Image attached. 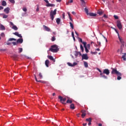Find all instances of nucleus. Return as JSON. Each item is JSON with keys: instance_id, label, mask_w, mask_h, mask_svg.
<instances>
[{"instance_id": "1a4fd4ad", "label": "nucleus", "mask_w": 126, "mask_h": 126, "mask_svg": "<svg viewBox=\"0 0 126 126\" xmlns=\"http://www.w3.org/2000/svg\"><path fill=\"white\" fill-rule=\"evenodd\" d=\"M88 56L87 54H83L82 56V60H88Z\"/></svg>"}, {"instance_id": "6e6d98bb", "label": "nucleus", "mask_w": 126, "mask_h": 126, "mask_svg": "<svg viewBox=\"0 0 126 126\" xmlns=\"http://www.w3.org/2000/svg\"><path fill=\"white\" fill-rule=\"evenodd\" d=\"M77 64V63L76 62H74L73 64L72 65L73 66H75V65H76Z\"/></svg>"}, {"instance_id": "4c0bfd02", "label": "nucleus", "mask_w": 126, "mask_h": 126, "mask_svg": "<svg viewBox=\"0 0 126 126\" xmlns=\"http://www.w3.org/2000/svg\"><path fill=\"white\" fill-rule=\"evenodd\" d=\"M8 17V16L7 15L3 14L2 18H7Z\"/></svg>"}, {"instance_id": "0e129e2a", "label": "nucleus", "mask_w": 126, "mask_h": 126, "mask_svg": "<svg viewBox=\"0 0 126 126\" xmlns=\"http://www.w3.org/2000/svg\"><path fill=\"white\" fill-rule=\"evenodd\" d=\"M3 9V7H2V6H0V10H1Z\"/></svg>"}, {"instance_id": "4468645a", "label": "nucleus", "mask_w": 126, "mask_h": 126, "mask_svg": "<svg viewBox=\"0 0 126 126\" xmlns=\"http://www.w3.org/2000/svg\"><path fill=\"white\" fill-rule=\"evenodd\" d=\"M9 10H10L9 7H6L4 9V12H5V13L8 14V13H9Z\"/></svg>"}, {"instance_id": "39448f33", "label": "nucleus", "mask_w": 126, "mask_h": 126, "mask_svg": "<svg viewBox=\"0 0 126 126\" xmlns=\"http://www.w3.org/2000/svg\"><path fill=\"white\" fill-rule=\"evenodd\" d=\"M59 99H60L61 103H62V104H65V103L64 102H65V101H66V98L65 97H63V96H59Z\"/></svg>"}, {"instance_id": "e433bc0d", "label": "nucleus", "mask_w": 126, "mask_h": 126, "mask_svg": "<svg viewBox=\"0 0 126 126\" xmlns=\"http://www.w3.org/2000/svg\"><path fill=\"white\" fill-rule=\"evenodd\" d=\"M51 41H52V42L56 41V37L53 36L51 38Z\"/></svg>"}, {"instance_id": "8fccbe9b", "label": "nucleus", "mask_w": 126, "mask_h": 126, "mask_svg": "<svg viewBox=\"0 0 126 126\" xmlns=\"http://www.w3.org/2000/svg\"><path fill=\"white\" fill-rule=\"evenodd\" d=\"M10 2H11V3H14L15 1L14 0H9Z\"/></svg>"}, {"instance_id": "c85d7f7f", "label": "nucleus", "mask_w": 126, "mask_h": 126, "mask_svg": "<svg viewBox=\"0 0 126 126\" xmlns=\"http://www.w3.org/2000/svg\"><path fill=\"white\" fill-rule=\"evenodd\" d=\"M80 49H81L82 53H83V52H84V48H83V46H82V44L80 45Z\"/></svg>"}, {"instance_id": "052dcab7", "label": "nucleus", "mask_w": 126, "mask_h": 126, "mask_svg": "<svg viewBox=\"0 0 126 126\" xmlns=\"http://www.w3.org/2000/svg\"><path fill=\"white\" fill-rule=\"evenodd\" d=\"M97 44L98 46H99V47H101V42H97Z\"/></svg>"}, {"instance_id": "49530a36", "label": "nucleus", "mask_w": 126, "mask_h": 126, "mask_svg": "<svg viewBox=\"0 0 126 126\" xmlns=\"http://www.w3.org/2000/svg\"><path fill=\"white\" fill-rule=\"evenodd\" d=\"M63 19H64L65 18V13H63Z\"/></svg>"}, {"instance_id": "f8f14e48", "label": "nucleus", "mask_w": 126, "mask_h": 126, "mask_svg": "<svg viewBox=\"0 0 126 126\" xmlns=\"http://www.w3.org/2000/svg\"><path fill=\"white\" fill-rule=\"evenodd\" d=\"M13 34H14V35H15V36H17V37H19V38H22V35H21V34H19V33H18V32H15L13 33Z\"/></svg>"}, {"instance_id": "6e6552de", "label": "nucleus", "mask_w": 126, "mask_h": 126, "mask_svg": "<svg viewBox=\"0 0 126 126\" xmlns=\"http://www.w3.org/2000/svg\"><path fill=\"white\" fill-rule=\"evenodd\" d=\"M43 27L45 31H47V32H51V29H50V28L45 25H43Z\"/></svg>"}, {"instance_id": "473e14b6", "label": "nucleus", "mask_w": 126, "mask_h": 126, "mask_svg": "<svg viewBox=\"0 0 126 126\" xmlns=\"http://www.w3.org/2000/svg\"><path fill=\"white\" fill-rule=\"evenodd\" d=\"M70 26L72 29H74V27L73 26V24H72L70 22H69Z\"/></svg>"}, {"instance_id": "2eb2a0df", "label": "nucleus", "mask_w": 126, "mask_h": 126, "mask_svg": "<svg viewBox=\"0 0 126 126\" xmlns=\"http://www.w3.org/2000/svg\"><path fill=\"white\" fill-rule=\"evenodd\" d=\"M81 113L82 114V118H84V117H85L86 116V110H81Z\"/></svg>"}, {"instance_id": "338daca9", "label": "nucleus", "mask_w": 126, "mask_h": 126, "mask_svg": "<svg viewBox=\"0 0 126 126\" xmlns=\"http://www.w3.org/2000/svg\"><path fill=\"white\" fill-rule=\"evenodd\" d=\"M45 84H46L47 86H50V83H45Z\"/></svg>"}, {"instance_id": "f3484780", "label": "nucleus", "mask_w": 126, "mask_h": 126, "mask_svg": "<svg viewBox=\"0 0 126 126\" xmlns=\"http://www.w3.org/2000/svg\"><path fill=\"white\" fill-rule=\"evenodd\" d=\"M49 63H50V61L48 60L45 61V65L47 67H49Z\"/></svg>"}, {"instance_id": "13d9d810", "label": "nucleus", "mask_w": 126, "mask_h": 126, "mask_svg": "<svg viewBox=\"0 0 126 126\" xmlns=\"http://www.w3.org/2000/svg\"><path fill=\"white\" fill-rule=\"evenodd\" d=\"M23 11L26 12L27 11V9L26 8H23Z\"/></svg>"}, {"instance_id": "e2e57ef3", "label": "nucleus", "mask_w": 126, "mask_h": 126, "mask_svg": "<svg viewBox=\"0 0 126 126\" xmlns=\"http://www.w3.org/2000/svg\"><path fill=\"white\" fill-rule=\"evenodd\" d=\"M69 3H72V2H73V0H70V1H69Z\"/></svg>"}, {"instance_id": "37998d69", "label": "nucleus", "mask_w": 126, "mask_h": 126, "mask_svg": "<svg viewBox=\"0 0 126 126\" xmlns=\"http://www.w3.org/2000/svg\"><path fill=\"white\" fill-rule=\"evenodd\" d=\"M12 43L13 44V45L14 46H15V45H17V44H18V43H17V42H14V41L12 42Z\"/></svg>"}, {"instance_id": "603ef678", "label": "nucleus", "mask_w": 126, "mask_h": 126, "mask_svg": "<svg viewBox=\"0 0 126 126\" xmlns=\"http://www.w3.org/2000/svg\"><path fill=\"white\" fill-rule=\"evenodd\" d=\"M80 1L83 4H85V1H84V0H80Z\"/></svg>"}, {"instance_id": "ea45409f", "label": "nucleus", "mask_w": 126, "mask_h": 126, "mask_svg": "<svg viewBox=\"0 0 126 126\" xmlns=\"http://www.w3.org/2000/svg\"><path fill=\"white\" fill-rule=\"evenodd\" d=\"M23 49L22 48H19V53H22Z\"/></svg>"}, {"instance_id": "79ce46f5", "label": "nucleus", "mask_w": 126, "mask_h": 126, "mask_svg": "<svg viewBox=\"0 0 126 126\" xmlns=\"http://www.w3.org/2000/svg\"><path fill=\"white\" fill-rule=\"evenodd\" d=\"M122 59H123L124 61H126V55H123Z\"/></svg>"}, {"instance_id": "423d86ee", "label": "nucleus", "mask_w": 126, "mask_h": 126, "mask_svg": "<svg viewBox=\"0 0 126 126\" xmlns=\"http://www.w3.org/2000/svg\"><path fill=\"white\" fill-rule=\"evenodd\" d=\"M44 0L45 1L46 3H47V4H46V6H47V7H49L50 6L54 7L56 6V5L55 4H51L49 3V1L48 0Z\"/></svg>"}, {"instance_id": "7ed1b4c3", "label": "nucleus", "mask_w": 126, "mask_h": 126, "mask_svg": "<svg viewBox=\"0 0 126 126\" xmlns=\"http://www.w3.org/2000/svg\"><path fill=\"white\" fill-rule=\"evenodd\" d=\"M111 74H116L117 75H122V73L117 70V68H112Z\"/></svg>"}, {"instance_id": "3c124183", "label": "nucleus", "mask_w": 126, "mask_h": 126, "mask_svg": "<svg viewBox=\"0 0 126 126\" xmlns=\"http://www.w3.org/2000/svg\"><path fill=\"white\" fill-rule=\"evenodd\" d=\"M67 64L69 65V66H73L72 64H71L70 63H68Z\"/></svg>"}, {"instance_id": "bf43d9fd", "label": "nucleus", "mask_w": 126, "mask_h": 126, "mask_svg": "<svg viewBox=\"0 0 126 126\" xmlns=\"http://www.w3.org/2000/svg\"><path fill=\"white\" fill-rule=\"evenodd\" d=\"M36 11H39V5H37Z\"/></svg>"}, {"instance_id": "f257e3e1", "label": "nucleus", "mask_w": 126, "mask_h": 126, "mask_svg": "<svg viewBox=\"0 0 126 126\" xmlns=\"http://www.w3.org/2000/svg\"><path fill=\"white\" fill-rule=\"evenodd\" d=\"M59 50V47H58V45L55 44L51 46L49 51H50V52H52V53H58Z\"/></svg>"}, {"instance_id": "9b49d317", "label": "nucleus", "mask_w": 126, "mask_h": 126, "mask_svg": "<svg viewBox=\"0 0 126 126\" xmlns=\"http://www.w3.org/2000/svg\"><path fill=\"white\" fill-rule=\"evenodd\" d=\"M118 38H119V39L120 40V42L121 43L122 46H123V47H124V46H125V42L124 41L123 39H122L121 38V37H120V35H119Z\"/></svg>"}, {"instance_id": "2f4dec72", "label": "nucleus", "mask_w": 126, "mask_h": 126, "mask_svg": "<svg viewBox=\"0 0 126 126\" xmlns=\"http://www.w3.org/2000/svg\"><path fill=\"white\" fill-rule=\"evenodd\" d=\"M101 77H103V78H104L105 79H107L108 78V77H107L106 75H100Z\"/></svg>"}, {"instance_id": "0eeeda50", "label": "nucleus", "mask_w": 126, "mask_h": 126, "mask_svg": "<svg viewBox=\"0 0 126 126\" xmlns=\"http://www.w3.org/2000/svg\"><path fill=\"white\" fill-rule=\"evenodd\" d=\"M102 73L103 74L104 73L105 74H106V75H109V74H110V70H109L108 69H105Z\"/></svg>"}, {"instance_id": "dca6fc26", "label": "nucleus", "mask_w": 126, "mask_h": 126, "mask_svg": "<svg viewBox=\"0 0 126 126\" xmlns=\"http://www.w3.org/2000/svg\"><path fill=\"white\" fill-rule=\"evenodd\" d=\"M17 43L18 44H22L23 43V38H19L17 40Z\"/></svg>"}, {"instance_id": "680f3d73", "label": "nucleus", "mask_w": 126, "mask_h": 126, "mask_svg": "<svg viewBox=\"0 0 126 126\" xmlns=\"http://www.w3.org/2000/svg\"><path fill=\"white\" fill-rule=\"evenodd\" d=\"M71 34H72V37L73 38V37H74V32H72Z\"/></svg>"}, {"instance_id": "69168bd1", "label": "nucleus", "mask_w": 126, "mask_h": 126, "mask_svg": "<svg viewBox=\"0 0 126 126\" xmlns=\"http://www.w3.org/2000/svg\"><path fill=\"white\" fill-rule=\"evenodd\" d=\"M10 24L11 25H12V26H14V24H13V23H12V22H10Z\"/></svg>"}, {"instance_id": "de8ad7c7", "label": "nucleus", "mask_w": 126, "mask_h": 126, "mask_svg": "<svg viewBox=\"0 0 126 126\" xmlns=\"http://www.w3.org/2000/svg\"><path fill=\"white\" fill-rule=\"evenodd\" d=\"M0 36H1V37H4V36H5V34H4V33L2 32V33L0 34Z\"/></svg>"}, {"instance_id": "f704fd0d", "label": "nucleus", "mask_w": 126, "mask_h": 126, "mask_svg": "<svg viewBox=\"0 0 126 126\" xmlns=\"http://www.w3.org/2000/svg\"><path fill=\"white\" fill-rule=\"evenodd\" d=\"M113 29L115 30V32L117 33V34H118V36H120V33H119V32L118 31V30H117V29L113 28Z\"/></svg>"}, {"instance_id": "a19ab883", "label": "nucleus", "mask_w": 126, "mask_h": 126, "mask_svg": "<svg viewBox=\"0 0 126 126\" xmlns=\"http://www.w3.org/2000/svg\"><path fill=\"white\" fill-rule=\"evenodd\" d=\"M39 82H41V83H43V84H45L47 83V82H46V81H41V80H39L38 81Z\"/></svg>"}, {"instance_id": "6ab92c4d", "label": "nucleus", "mask_w": 126, "mask_h": 126, "mask_svg": "<svg viewBox=\"0 0 126 126\" xmlns=\"http://www.w3.org/2000/svg\"><path fill=\"white\" fill-rule=\"evenodd\" d=\"M0 30H5V27H4L2 24L0 25Z\"/></svg>"}, {"instance_id": "f03ea898", "label": "nucleus", "mask_w": 126, "mask_h": 126, "mask_svg": "<svg viewBox=\"0 0 126 126\" xmlns=\"http://www.w3.org/2000/svg\"><path fill=\"white\" fill-rule=\"evenodd\" d=\"M56 14H57V9H55L54 11H51L50 15L51 20H54V18H55V15H56Z\"/></svg>"}, {"instance_id": "4d7b16f0", "label": "nucleus", "mask_w": 126, "mask_h": 126, "mask_svg": "<svg viewBox=\"0 0 126 126\" xmlns=\"http://www.w3.org/2000/svg\"><path fill=\"white\" fill-rule=\"evenodd\" d=\"M103 17H104V18H108V16H107V15L106 14H104Z\"/></svg>"}, {"instance_id": "c03bdc74", "label": "nucleus", "mask_w": 126, "mask_h": 126, "mask_svg": "<svg viewBox=\"0 0 126 126\" xmlns=\"http://www.w3.org/2000/svg\"><path fill=\"white\" fill-rule=\"evenodd\" d=\"M114 17L115 19H119V16H117L116 15H115L114 16Z\"/></svg>"}, {"instance_id": "412c9836", "label": "nucleus", "mask_w": 126, "mask_h": 126, "mask_svg": "<svg viewBox=\"0 0 126 126\" xmlns=\"http://www.w3.org/2000/svg\"><path fill=\"white\" fill-rule=\"evenodd\" d=\"M89 15H90V16H96L97 15V14L94 13H89Z\"/></svg>"}, {"instance_id": "cd10ccee", "label": "nucleus", "mask_w": 126, "mask_h": 126, "mask_svg": "<svg viewBox=\"0 0 126 126\" xmlns=\"http://www.w3.org/2000/svg\"><path fill=\"white\" fill-rule=\"evenodd\" d=\"M67 14L69 16V18L70 20H71V21H72V19L71 18V17L70 16V13L69 12H68Z\"/></svg>"}, {"instance_id": "c9c22d12", "label": "nucleus", "mask_w": 126, "mask_h": 126, "mask_svg": "<svg viewBox=\"0 0 126 126\" xmlns=\"http://www.w3.org/2000/svg\"><path fill=\"white\" fill-rule=\"evenodd\" d=\"M82 43L84 45V48H85L86 47H87V45L86 46V44H87L86 42H82Z\"/></svg>"}, {"instance_id": "a878e982", "label": "nucleus", "mask_w": 126, "mask_h": 126, "mask_svg": "<svg viewBox=\"0 0 126 126\" xmlns=\"http://www.w3.org/2000/svg\"><path fill=\"white\" fill-rule=\"evenodd\" d=\"M48 58L49 60H51V61H54V57L52 56H48Z\"/></svg>"}, {"instance_id": "a211bd4d", "label": "nucleus", "mask_w": 126, "mask_h": 126, "mask_svg": "<svg viewBox=\"0 0 126 126\" xmlns=\"http://www.w3.org/2000/svg\"><path fill=\"white\" fill-rule=\"evenodd\" d=\"M70 109H71L72 110H74L75 109V107L74 106V104L71 103L70 105Z\"/></svg>"}, {"instance_id": "09e8293b", "label": "nucleus", "mask_w": 126, "mask_h": 126, "mask_svg": "<svg viewBox=\"0 0 126 126\" xmlns=\"http://www.w3.org/2000/svg\"><path fill=\"white\" fill-rule=\"evenodd\" d=\"M79 54V53L78 52H75V56L76 57H78Z\"/></svg>"}, {"instance_id": "c756f323", "label": "nucleus", "mask_w": 126, "mask_h": 126, "mask_svg": "<svg viewBox=\"0 0 126 126\" xmlns=\"http://www.w3.org/2000/svg\"><path fill=\"white\" fill-rule=\"evenodd\" d=\"M8 41H16V39L13 38H9Z\"/></svg>"}, {"instance_id": "393cba45", "label": "nucleus", "mask_w": 126, "mask_h": 126, "mask_svg": "<svg viewBox=\"0 0 126 126\" xmlns=\"http://www.w3.org/2000/svg\"><path fill=\"white\" fill-rule=\"evenodd\" d=\"M86 121L87 122H89V123L91 122H92V118H89L86 119Z\"/></svg>"}, {"instance_id": "5fc2aeb1", "label": "nucleus", "mask_w": 126, "mask_h": 126, "mask_svg": "<svg viewBox=\"0 0 126 126\" xmlns=\"http://www.w3.org/2000/svg\"><path fill=\"white\" fill-rule=\"evenodd\" d=\"M13 58H14V59H16L17 58V55H14L13 56Z\"/></svg>"}, {"instance_id": "72a5a7b5", "label": "nucleus", "mask_w": 126, "mask_h": 126, "mask_svg": "<svg viewBox=\"0 0 126 126\" xmlns=\"http://www.w3.org/2000/svg\"><path fill=\"white\" fill-rule=\"evenodd\" d=\"M117 80H121V79H122V75H117Z\"/></svg>"}, {"instance_id": "bb28decb", "label": "nucleus", "mask_w": 126, "mask_h": 126, "mask_svg": "<svg viewBox=\"0 0 126 126\" xmlns=\"http://www.w3.org/2000/svg\"><path fill=\"white\" fill-rule=\"evenodd\" d=\"M66 103L67 104H71V103H72V100L70 99H67L66 101Z\"/></svg>"}, {"instance_id": "7c9ffc66", "label": "nucleus", "mask_w": 126, "mask_h": 126, "mask_svg": "<svg viewBox=\"0 0 126 126\" xmlns=\"http://www.w3.org/2000/svg\"><path fill=\"white\" fill-rule=\"evenodd\" d=\"M85 11L86 13L87 14V15H89V13H88V9L85 8Z\"/></svg>"}, {"instance_id": "774afa93", "label": "nucleus", "mask_w": 126, "mask_h": 126, "mask_svg": "<svg viewBox=\"0 0 126 126\" xmlns=\"http://www.w3.org/2000/svg\"><path fill=\"white\" fill-rule=\"evenodd\" d=\"M79 40H80V42H81V43H83V41H82V39L81 38H79Z\"/></svg>"}, {"instance_id": "864d4df0", "label": "nucleus", "mask_w": 126, "mask_h": 126, "mask_svg": "<svg viewBox=\"0 0 126 126\" xmlns=\"http://www.w3.org/2000/svg\"><path fill=\"white\" fill-rule=\"evenodd\" d=\"M39 76L40 77V78H43V76L42 75V73H39Z\"/></svg>"}, {"instance_id": "5701e85b", "label": "nucleus", "mask_w": 126, "mask_h": 126, "mask_svg": "<svg viewBox=\"0 0 126 126\" xmlns=\"http://www.w3.org/2000/svg\"><path fill=\"white\" fill-rule=\"evenodd\" d=\"M12 29L14 30H15V31L18 30V28H17V27H16V26L15 25L12 27Z\"/></svg>"}, {"instance_id": "a18cd8bd", "label": "nucleus", "mask_w": 126, "mask_h": 126, "mask_svg": "<svg viewBox=\"0 0 126 126\" xmlns=\"http://www.w3.org/2000/svg\"><path fill=\"white\" fill-rule=\"evenodd\" d=\"M34 78H35V81H36V82H39V80H38L37 79V77H36V75H34Z\"/></svg>"}, {"instance_id": "aec40b11", "label": "nucleus", "mask_w": 126, "mask_h": 126, "mask_svg": "<svg viewBox=\"0 0 126 126\" xmlns=\"http://www.w3.org/2000/svg\"><path fill=\"white\" fill-rule=\"evenodd\" d=\"M1 5H2V6H6V2L5 0H3L1 2Z\"/></svg>"}, {"instance_id": "9d476101", "label": "nucleus", "mask_w": 126, "mask_h": 126, "mask_svg": "<svg viewBox=\"0 0 126 126\" xmlns=\"http://www.w3.org/2000/svg\"><path fill=\"white\" fill-rule=\"evenodd\" d=\"M97 14H99V15H102L103 13H104V11L102 9L98 10L97 11Z\"/></svg>"}, {"instance_id": "ddd939ff", "label": "nucleus", "mask_w": 126, "mask_h": 126, "mask_svg": "<svg viewBox=\"0 0 126 126\" xmlns=\"http://www.w3.org/2000/svg\"><path fill=\"white\" fill-rule=\"evenodd\" d=\"M86 53H88L89 52V50H88V49H90V44H87V47H85Z\"/></svg>"}, {"instance_id": "58836bf2", "label": "nucleus", "mask_w": 126, "mask_h": 126, "mask_svg": "<svg viewBox=\"0 0 126 126\" xmlns=\"http://www.w3.org/2000/svg\"><path fill=\"white\" fill-rule=\"evenodd\" d=\"M97 70H98L99 72H100V75H102L103 74V73L102 72V71L100 70V69H99V68H97Z\"/></svg>"}, {"instance_id": "b1692460", "label": "nucleus", "mask_w": 126, "mask_h": 126, "mask_svg": "<svg viewBox=\"0 0 126 126\" xmlns=\"http://www.w3.org/2000/svg\"><path fill=\"white\" fill-rule=\"evenodd\" d=\"M84 65L85 67H88V63L86 62H84Z\"/></svg>"}, {"instance_id": "4be33fe9", "label": "nucleus", "mask_w": 126, "mask_h": 126, "mask_svg": "<svg viewBox=\"0 0 126 126\" xmlns=\"http://www.w3.org/2000/svg\"><path fill=\"white\" fill-rule=\"evenodd\" d=\"M56 22H57V24H60V23H61V19H60V18H57V19H56Z\"/></svg>"}, {"instance_id": "20e7f679", "label": "nucleus", "mask_w": 126, "mask_h": 126, "mask_svg": "<svg viewBox=\"0 0 126 126\" xmlns=\"http://www.w3.org/2000/svg\"><path fill=\"white\" fill-rule=\"evenodd\" d=\"M117 27L120 30L123 28V25H122V22H121V21L120 20H117Z\"/></svg>"}]
</instances>
